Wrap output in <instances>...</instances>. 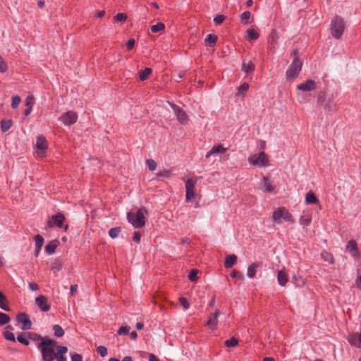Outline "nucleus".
<instances>
[{
    "instance_id": "1",
    "label": "nucleus",
    "mask_w": 361,
    "mask_h": 361,
    "mask_svg": "<svg viewBox=\"0 0 361 361\" xmlns=\"http://www.w3.org/2000/svg\"><path fill=\"white\" fill-rule=\"evenodd\" d=\"M199 178L197 177H191L185 182V202L190 204L195 208L199 207L200 195L198 193L197 183Z\"/></svg>"
},
{
    "instance_id": "2",
    "label": "nucleus",
    "mask_w": 361,
    "mask_h": 361,
    "mask_svg": "<svg viewBox=\"0 0 361 361\" xmlns=\"http://www.w3.org/2000/svg\"><path fill=\"white\" fill-rule=\"evenodd\" d=\"M57 342L54 340L45 336L42 342H40L37 345V348L42 353L43 361H54L56 359V349Z\"/></svg>"
},
{
    "instance_id": "3",
    "label": "nucleus",
    "mask_w": 361,
    "mask_h": 361,
    "mask_svg": "<svg viewBox=\"0 0 361 361\" xmlns=\"http://www.w3.org/2000/svg\"><path fill=\"white\" fill-rule=\"evenodd\" d=\"M147 214V211L145 208H140L136 212H129L127 213L128 221L135 228H142L145 225Z\"/></svg>"
},
{
    "instance_id": "4",
    "label": "nucleus",
    "mask_w": 361,
    "mask_h": 361,
    "mask_svg": "<svg viewBox=\"0 0 361 361\" xmlns=\"http://www.w3.org/2000/svg\"><path fill=\"white\" fill-rule=\"evenodd\" d=\"M345 29V22L344 20L336 16L333 18L331 23L330 31L331 35L336 39H338L343 35Z\"/></svg>"
},
{
    "instance_id": "5",
    "label": "nucleus",
    "mask_w": 361,
    "mask_h": 361,
    "mask_svg": "<svg viewBox=\"0 0 361 361\" xmlns=\"http://www.w3.org/2000/svg\"><path fill=\"white\" fill-rule=\"evenodd\" d=\"M282 219L290 224L295 222L294 218L289 211L283 207H280L274 211L272 220L275 224H280Z\"/></svg>"
},
{
    "instance_id": "6",
    "label": "nucleus",
    "mask_w": 361,
    "mask_h": 361,
    "mask_svg": "<svg viewBox=\"0 0 361 361\" xmlns=\"http://www.w3.org/2000/svg\"><path fill=\"white\" fill-rule=\"evenodd\" d=\"M248 161L254 166L262 168L268 164L269 159L264 152L261 151L259 154L250 155L248 158Z\"/></svg>"
},
{
    "instance_id": "7",
    "label": "nucleus",
    "mask_w": 361,
    "mask_h": 361,
    "mask_svg": "<svg viewBox=\"0 0 361 361\" xmlns=\"http://www.w3.org/2000/svg\"><path fill=\"white\" fill-rule=\"evenodd\" d=\"M302 68V63L297 59H294L286 73V77L289 80H294Z\"/></svg>"
},
{
    "instance_id": "8",
    "label": "nucleus",
    "mask_w": 361,
    "mask_h": 361,
    "mask_svg": "<svg viewBox=\"0 0 361 361\" xmlns=\"http://www.w3.org/2000/svg\"><path fill=\"white\" fill-rule=\"evenodd\" d=\"M59 121H61L66 126H71L76 123L78 120V114L76 112L73 111H68L64 114H63L59 117Z\"/></svg>"
},
{
    "instance_id": "9",
    "label": "nucleus",
    "mask_w": 361,
    "mask_h": 361,
    "mask_svg": "<svg viewBox=\"0 0 361 361\" xmlns=\"http://www.w3.org/2000/svg\"><path fill=\"white\" fill-rule=\"evenodd\" d=\"M16 320L18 322L23 324L20 327L22 330H28L31 329L32 322L26 313H19L16 317Z\"/></svg>"
},
{
    "instance_id": "10",
    "label": "nucleus",
    "mask_w": 361,
    "mask_h": 361,
    "mask_svg": "<svg viewBox=\"0 0 361 361\" xmlns=\"http://www.w3.org/2000/svg\"><path fill=\"white\" fill-rule=\"evenodd\" d=\"M65 216L62 213H57L51 216V219L48 221V226L49 227L57 226L62 228Z\"/></svg>"
},
{
    "instance_id": "11",
    "label": "nucleus",
    "mask_w": 361,
    "mask_h": 361,
    "mask_svg": "<svg viewBox=\"0 0 361 361\" xmlns=\"http://www.w3.org/2000/svg\"><path fill=\"white\" fill-rule=\"evenodd\" d=\"M35 303L42 312H48L51 308L47 298L43 295H40L35 298Z\"/></svg>"
},
{
    "instance_id": "12",
    "label": "nucleus",
    "mask_w": 361,
    "mask_h": 361,
    "mask_svg": "<svg viewBox=\"0 0 361 361\" xmlns=\"http://www.w3.org/2000/svg\"><path fill=\"white\" fill-rule=\"evenodd\" d=\"M48 144L46 137L44 135H39L37 137L36 147L39 150L38 154H41V156H44L47 149Z\"/></svg>"
},
{
    "instance_id": "13",
    "label": "nucleus",
    "mask_w": 361,
    "mask_h": 361,
    "mask_svg": "<svg viewBox=\"0 0 361 361\" xmlns=\"http://www.w3.org/2000/svg\"><path fill=\"white\" fill-rule=\"evenodd\" d=\"M312 213L310 209H306L302 212L300 217L299 223L303 227L308 226L312 221Z\"/></svg>"
},
{
    "instance_id": "14",
    "label": "nucleus",
    "mask_w": 361,
    "mask_h": 361,
    "mask_svg": "<svg viewBox=\"0 0 361 361\" xmlns=\"http://www.w3.org/2000/svg\"><path fill=\"white\" fill-rule=\"evenodd\" d=\"M297 90L304 92H310L314 90L316 88V83L312 80H307L305 82L298 85Z\"/></svg>"
},
{
    "instance_id": "15",
    "label": "nucleus",
    "mask_w": 361,
    "mask_h": 361,
    "mask_svg": "<svg viewBox=\"0 0 361 361\" xmlns=\"http://www.w3.org/2000/svg\"><path fill=\"white\" fill-rule=\"evenodd\" d=\"M348 341L351 345L361 348V332L349 334Z\"/></svg>"
},
{
    "instance_id": "16",
    "label": "nucleus",
    "mask_w": 361,
    "mask_h": 361,
    "mask_svg": "<svg viewBox=\"0 0 361 361\" xmlns=\"http://www.w3.org/2000/svg\"><path fill=\"white\" fill-rule=\"evenodd\" d=\"M227 150L222 145H214L212 149L207 152L205 157L209 159L210 157L216 154H222Z\"/></svg>"
},
{
    "instance_id": "17",
    "label": "nucleus",
    "mask_w": 361,
    "mask_h": 361,
    "mask_svg": "<svg viewBox=\"0 0 361 361\" xmlns=\"http://www.w3.org/2000/svg\"><path fill=\"white\" fill-rule=\"evenodd\" d=\"M346 251L349 252L350 255L355 258L359 256L357 243L354 240H350V241H348L346 246Z\"/></svg>"
},
{
    "instance_id": "18",
    "label": "nucleus",
    "mask_w": 361,
    "mask_h": 361,
    "mask_svg": "<svg viewBox=\"0 0 361 361\" xmlns=\"http://www.w3.org/2000/svg\"><path fill=\"white\" fill-rule=\"evenodd\" d=\"M219 315V312L216 310L213 316L209 317L206 325L211 329H215L216 328L218 324V317Z\"/></svg>"
},
{
    "instance_id": "19",
    "label": "nucleus",
    "mask_w": 361,
    "mask_h": 361,
    "mask_svg": "<svg viewBox=\"0 0 361 361\" xmlns=\"http://www.w3.org/2000/svg\"><path fill=\"white\" fill-rule=\"evenodd\" d=\"M261 189L264 192H272L274 189L268 178L264 177L261 183Z\"/></svg>"
},
{
    "instance_id": "20",
    "label": "nucleus",
    "mask_w": 361,
    "mask_h": 361,
    "mask_svg": "<svg viewBox=\"0 0 361 361\" xmlns=\"http://www.w3.org/2000/svg\"><path fill=\"white\" fill-rule=\"evenodd\" d=\"M249 90V84L247 82L243 83L236 89L235 97L237 98H244L246 92Z\"/></svg>"
},
{
    "instance_id": "21",
    "label": "nucleus",
    "mask_w": 361,
    "mask_h": 361,
    "mask_svg": "<svg viewBox=\"0 0 361 361\" xmlns=\"http://www.w3.org/2000/svg\"><path fill=\"white\" fill-rule=\"evenodd\" d=\"M56 360L57 361H67L66 357L63 355L67 353L68 348L65 346H58L56 345Z\"/></svg>"
},
{
    "instance_id": "22",
    "label": "nucleus",
    "mask_w": 361,
    "mask_h": 361,
    "mask_svg": "<svg viewBox=\"0 0 361 361\" xmlns=\"http://www.w3.org/2000/svg\"><path fill=\"white\" fill-rule=\"evenodd\" d=\"M277 281L279 285L285 286L288 282V275L283 270L278 271Z\"/></svg>"
},
{
    "instance_id": "23",
    "label": "nucleus",
    "mask_w": 361,
    "mask_h": 361,
    "mask_svg": "<svg viewBox=\"0 0 361 361\" xmlns=\"http://www.w3.org/2000/svg\"><path fill=\"white\" fill-rule=\"evenodd\" d=\"M238 257L235 255H228L226 257L224 266L226 268L232 267L237 262Z\"/></svg>"
},
{
    "instance_id": "24",
    "label": "nucleus",
    "mask_w": 361,
    "mask_h": 361,
    "mask_svg": "<svg viewBox=\"0 0 361 361\" xmlns=\"http://www.w3.org/2000/svg\"><path fill=\"white\" fill-rule=\"evenodd\" d=\"M259 264L257 263H252L250 265H249L247 271V277L250 279L255 278L257 273V269L259 268Z\"/></svg>"
},
{
    "instance_id": "25",
    "label": "nucleus",
    "mask_w": 361,
    "mask_h": 361,
    "mask_svg": "<svg viewBox=\"0 0 361 361\" xmlns=\"http://www.w3.org/2000/svg\"><path fill=\"white\" fill-rule=\"evenodd\" d=\"M240 21L244 25H247L252 23L253 18L252 17L251 13L250 11H244L241 13Z\"/></svg>"
},
{
    "instance_id": "26",
    "label": "nucleus",
    "mask_w": 361,
    "mask_h": 361,
    "mask_svg": "<svg viewBox=\"0 0 361 361\" xmlns=\"http://www.w3.org/2000/svg\"><path fill=\"white\" fill-rule=\"evenodd\" d=\"M241 70L247 74L250 73L254 71L255 65L251 61H244L242 64Z\"/></svg>"
},
{
    "instance_id": "27",
    "label": "nucleus",
    "mask_w": 361,
    "mask_h": 361,
    "mask_svg": "<svg viewBox=\"0 0 361 361\" xmlns=\"http://www.w3.org/2000/svg\"><path fill=\"white\" fill-rule=\"evenodd\" d=\"M152 69L150 68H145L144 70H140L138 72V76L141 81L147 80L149 76L152 74Z\"/></svg>"
},
{
    "instance_id": "28",
    "label": "nucleus",
    "mask_w": 361,
    "mask_h": 361,
    "mask_svg": "<svg viewBox=\"0 0 361 361\" xmlns=\"http://www.w3.org/2000/svg\"><path fill=\"white\" fill-rule=\"evenodd\" d=\"M247 37L248 39L255 41L259 38V33L255 28H249L246 31Z\"/></svg>"
},
{
    "instance_id": "29",
    "label": "nucleus",
    "mask_w": 361,
    "mask_h": 361,
    "mask_svg": "<svg viewBox=\"0 0 361 361\" xmlns=\"http://www.w3.org/2000/svg\"><path fill=\"white\" fill-rule=\"evenodd\" d=\"M57 247V241H51L45 246V252L48 255H52L55 252L56 248Z\"/></svg>"
},
{
    "instance_id": "30",
    "label": "nucleus",
    "mask_w": 361,
    "mask_h": 361,
    "mask_svg": "<svg viewBox=\"0 0 361 361\" xmlns=\"http://www.w3.org/2000/svg\"><path fill=\"white\" fill-rule=\"evenodd\" d=\"M0 308L4 311H10V308L7 304L6 297L0 291Z\"/></svg>"
},
{
    "instance_id": "31",
    "label": "nucleus",
    "mask_w": 361,
    "mask_h": 361,
    "mask_svg": "<svg viewBox=\"0 0 361 361\" xmlns=\"http://www.w3.org/2000/svg\"><path fill=\"white\" fill-rule=\"evenodd\" d=\"M217 40V37L215 35L209 34L204 39V42L207 46L213 47Z\"/></svg>"
},
{
    "instance_id": "32",
    "label": "nucleus",
    "mask_w": 361,
    "mask_h": 361,
    "mask_svg": "<svg viewBox=\"0 0 361 361\" xmlns=\"http://www.w3.org/2000/svg\"><path fill=\"white\" fill-rule=\"evenodd\" d=\"M305 202L307 204H317L318 199L312 192H307L305 196Z\"/></svg>"
},
{
    "instance_id": "33",
    "label": "nucleus",
    "mask_w": 361,
    "mask_h": 361,
    "mask_svg": "<svg viewBox=\"0 0 361 361\" xmlns=\"http://www.w3.org/2000/svg\"><path fill=\"white\" fill-rule=\"evenodd\" d=\"M25 335L27 336V338L32 340L34 341H41V342L43 341V339L44 337H42L39 334H37L34 332H27Z\"/></svg>"
},
{
    "instance_id": "34",
    "label": "nucleus",
    "mask_w": 361,
    "mask_h": 361,
    "mask_svg": "<svg viewBox=\"0 0 361 361\" xmlns=\"http://www.w3.org/2000/svg\"><path fill=\"white\" fill-rule=\"evenodd\" d=\"M13 122L11 120H3L1 121V129L3 133L8 131L12 126Z\"/></svg>"
},
{
    "instance_id": "35",
    "label": "nucleus",
    "mask_w": 361,
    "mask_h": 361,
    "mask_svg": "<svg viewBox=\"0 0 361 361\" xmlns=\"http://www.w3.org/2000/svg\"><path fill=\"white\" fill-rule=\"evenodd\" d=\"M53 330L54 331L55 336L58 338L62 337L64 335V331L63 328L59 324L54 325Z\"/></svg>"
},
{
    "instance_id": "36",
    "label": "nucleus",
    "mask_w": 361,
    "mask_h": 361,
    "mask_svg": "<svg viewBox=\"0 0 361 361\" xmlns=\"http://www.w3.org/2000/svg\"><path fill=\"white\" fill-rule=\"evenodd\" d=\"M121 231V227L112 228L109 231V235L111 238H117Z\"/></svg>"
},
{
    "instance_id": "37",
    "label": "nucleus",
    "mask_w": 361,
    "mask_h": 361,
    "mask_svg": "<svg viewBox=\"0 0 361 361\" xmlns=\"http://www.w3.org/2000/svg\"><path fill=\"white\" fill-rule=\"evenodd\" d=\"M321 255H322V259L324 261L329 262V264H334V257L331 253H329L327 252H323L321 254Z\"/></svg>"
},
{
    "instance_id": "38",
    "label": "nucleus",
    "mask_w": 361,
    "mask_h": 361,
    "mask_svg": "<svg viewBox=\"0 0 361 361\" xmlns=\"http://www.w3.org/2000/svg\"><path fill=\"white\" fill-rule=\"evenodd\" d=\"M164 28H165L164 24L159 22V23H157V24L151 26V31L154 33H156V32L163 30Z\"/></svg>"
},
{
    "instance_id": "39",
    "label": "nucleus",
    "mask_w": 361,
    "mask_h": 361,
    "mask_svg": "<svg viewBox=\"0 0 361 361\" xmlns=\"http://www.w3.org/2000/svg\"><path fill=\"white\" fill-rule=\"evenodd\" d=\"M198 279V271L197 269H191L190 271V273L188 274V279L191 282H195Z\"/></svg>"
},
{
    "instance_id": "40",
    "label": "nucleus",
    "mask_w": 361,
    "mask_h": 361,
    "mask_svg": "<svg viewBox=\"0 0 361 361\" xmlns=\"http://www.w3.org/2000/svg\"><path fill=\"white\" fill-rule=\"evenodd\" d=\"M238 344V341L235 337H232L231 338L226 340L225 341V345L227 348L235 347Z\"/></svg>"
},
{
    "instance_id": "41",
    "label": "nucleus",
    "mask_w": 361,
    "mask_h": 361,
    "mask_svg": "<svg viewBox=\"0 0 361 361\" xmlns=\"http://www.w3.org/2000/svg\"><path fill=\"white\" fill-rule=\"evenodd\" d=\"M35 248L41 249L44 244V238L40 235H37L35 238Z\"/></svg>"
},
{
    "instance_id": "42",
    "label": "nucleus",
    "mask_w": 361,
    "mask_h": 361,
    "mask_svg": "<svg viewBox=\"0 0 361 361\" xmlns=\"http://www.w3.org/2000/svg\"><path fill=\"white\" fill-rule=\"evenodd\" d=\"M10 322V317L5 313L0 312V326L8 324Z\"/></svg>"
},
{
    "instance_id": "43",
    "label": "nucleus",
    "mask_w": 361,
    "mask_h": 361,
    "mask_svg": "<svg viewBox=\"0 0 361 361\" xmlns=\"http://www.w3.org/2000/svg\"><path fill=\"white\" fill-rule=\"evenodd\" d=\"M3 336H4V338L6 340L12 341V342H16L15 336H14L13 333H12L10 331H5L3 334Z\"/></svg>"
},
{
    "instance_id": "44",
    "label": "nucleus",
    "mask_w": 361,
    "mask_h": 361,
    "mask_svg": "<svg viewBox=\"0 0 361 361\" xmlns=\"http://www.w3.org/2000/svg\"><path fill=\"white\" fill-rule=\"evenodd\" d=\"M20 101L21 99L18 95L13 96L11 101V107L13 109H16L19 106Z\"/></svg>"
},
{
    "instance_id": "45",
    "label": "nucleus",
    "mask_w": 361,
    "mask_h": 361,
    "mask_svg": "<svg viewBox=\"0 0 361 361\" xmlns=\"http://www.w3.org/2000/svg\"><path fill=\"white\" fill-rule=\"evenodd\" d=\"M127 15L124 13H118L114 16V20L116 22H125L127 20Z\"/></svg>"
},
{
    "instance_id": "46",
    "label": "nucleus",
    "mask_w": 361,
    "mask_h": 361,
    "mask_svg": "<svg viewBox=\"0 0 361 361\" xmlns=\"http://www.w3.org/2000/svg\"><path fill=\"white\" fill-rule=\"evenodd\" d=\"M146 164L147 165L149 169L152 171H154L157 166V162L153 159H147Z\"/></svg>"
},
{
    "instance_id": "47",
    "label": "nucleus",
    "mask_w": 361,
    "mask_h": 361,
    "mask_svg": "<svg viewBox=\"0 0 361 361\" xmlns=\"http://www.w3.org/2000/svg\"><path fill=\"white\" fill-rule=\"evenodd\" d=\"M17 340H18V342H20V343H22V344H23L25 345H28L29 343H30L28 339H27L24 336V334L23 333H20V334L18 335Z\"/></svg>"
},
{
    "instance_id": "48",
    "label": "nucleus",
    "mask_w": 361,
    "mask_h": 361,
    "mask_svg": "<svg viewBox=\"0 0 361 361\" xmlns=\"http://www.w3.org/2000/svg\"><path fill=\"white\" fill-rule=\"evenodd\" d=\"M8 70V65L4 59L0 56V73H4Z\"/></svg>"
},
{
    "instance_id": "49",
    "label": "nucleus",
    "mask_w": 361,
    "mask_h": 361,
    "mask_svg": "<svg viewBox=\"0 0 361 361\" xmlns=\"http://www.w3.org/2000/svg\"><path fill=\"white\" fill-rule=\"evenodd\" d=\"M130 329V326H122L118 329V330L117 331V334L118 335L129 334Z\"/></svg>"
},
{
    "instance_id": "50",
    "label": "nucleus",
    "mask_w": 361,
    "mask_h": 361,
    "mask_svg": "<svg viewBox=\"0 0 361 361\" xmlns=\"http://www.w3.org/2000/svg\"><path fill=\"white\" fill-rule=\"evenodd\" d=\"M171 171L169 170L164 169L157 173L156 176L157 178H161L162 177H169Z\"/></svg>"
},
{
    "instance_id": "51",
    "label": "nucleus",
    "mask_w": 361,
    "mask_h": 361,
    "mask_svg": "<svg viewBox=\"0 0 361 361\" xmlns=\"http://www.w3.org/2000/svg\"><path fill=\"white\" fill-rule=\"evenodd\" d=\"M97 350L102 357H105L108 353L107 348L103 345L98 346Z\"/></svg>"
},
{
    "instance_id": "52",
    "label": "nucleus",
    "mask_w": 361,
    "mask_h": 361,
    "mask_svg": "<svg viewBox=\"0 0 361 361\" xmlns=\"http://www.w3.org/2000/svg\"><path fill=\"white\" fill-rule=\"evenodd\" d=\"M231 277L237 279H239V280H243V275L239 271L233 270L231 272Z\"/></svg>"
},
{
    "instance_id": "53",
    "label": "nucleus",
    "mask_w": 361,
    "mask_h": 361,
    "mask_svg": "<svg viewBox=\"0 0 361 361\" xmlns=\"http://www.w3.org/2000/svg\"><path fill=\"white\" fill-rule=\"evenodd\" d=\"M34 104H35L34 97L33 96L27 97L26 101H25L26 106L32 108L34 106Z\"/></svg>"
},
{
    "instance_id": "54",
    "label": "nucleus",
    "mask_w": 361,
    "mask_h": 361,
    "mask_svg": "<svg viewBox=\"0 0 361 361\" xmlns=\"http://www.w3.org/2000/svg\"><path fill=\"white\" fill-rule=\"evenodd\" d=\"M225 18L226 17L224 15H217L214 17V21L216 25H219L224 21Z\"/></svg>"
},
{
    "instance_id": "55",
    "label": "nucleus",
    "mask_w": 361,
    "mask_h": 361,
    "mask_svg": "<svg viewBox=\"0 0 361 361\" xmlns=\"http://www.w3.org/2000/svg\"><path fill=\"white\" fill-rule=\"evenodd\" d=\"M169 104L172 106L173 110L175 111L176 116H177V119L180 121V110L179 109L178 106L173 104L171 103H169Z\"/></svg>"
},
{
    "instance_id": "56",
    "label": "nucleus",
    "mask_w": 361,
    "mask_h": 361,
    "mask_svg": "<svg viewBox=\"0 0 361 361\" xmlns=\"http://www.w3.org/2000/svg\"><path fill=\"white\" fill-rule=\"evenodd\" d=\"M135 41L134 39L131 38L130 39L127 43H126V47H127V49L128 50H131L134 46H135Z\"/></svg>"
},
{
    "instance_id": "57",
    "label": "nucleus",
    "mask_w": 361,
    "mask_h": 361,
    "mask_svg": "<svg viewBox=\"0 0 361 361\" xmlns=\"http://www.w3.org/2000/svg\"><path fill=\"white\" fill-rule=\"evenodd\" d=\"M77 292H78V285H76V284L71 285L70 287V293L72 295H74L75 294L77 293Z\"/></svg>"
},
{
    "instance_id": "58",
    "label": "nucleus",
    "mask_w": 361,
    "mask_h": 361,
    "mask_svg": "<svg viewBox=\"0 0 361 361\" xmlns=\"http://www.w3.org/2000/svg\"><path fill=\"white\" fill-rule=\"evenodd\" d=\"M140 238H141V235H140V232H135L134 235L133 237V240L135 243H140Z\"/></svg>"
},
{
    "instance_id": "59",
    "label": "nucleus",
    "mask_w": 361,
    "mask_h": 361,
    "mask_svg": "<svg viewBox=\"0 0 361 361\" xmlns=\"http://www.w3.org/2000/svg\"><path fill=\"white\" fill-rule=\"evenodd\" d=\"M29 288L30 290L35 291L39 288V286L36 283H30Z\"/></svg>"
},
{
    "instance_id": "60",
    "label": "nucleus",
    "mask_w": 361,
    "mask_h": 361,
    "mask_svg": "<svg viewBox=\"0 0 361 361\" xmlns=\"http://www.w3.org/2000/svg\"><path fill=\"white\" fill-rule=\"evenodd\" d=\"M71 360L72 361H82V356L80 354L75 353L73 355H72Z\"/></svg>"
},
{
    "instance_id": "61",
    "label": "nucleus",
    "mask_w": 361,
    "mask_h": 361,
    "mask_svg": "<svg viewBox=\"0 0 361 361\" xmlns=\"http://www.w3.org/2000/svg\"><path fill=\"white\" fill-rule=\"evenodd\" d=\"M182 307L185 309H188L189 307V302L187 299L182 297Z\"/></svg>"
},
{
    "instance_id": "62",
    "label": "nucleus",
    "mask_w": 361,
    "mask_h": 361,
    "mask_svg": "<svg viewBox=\"0 0 361 361\" xmlns=\"http://www.w3.org/2000/svg\"><path fill=\"white\" fill-rule=\"evenodd\" d=\"M149 361H160L159 359L153 353L149 355Z\"/></svg>"
},
{
    "instance_id": "63",
    "label": "nucleus",
    "mask_w": 361,
    "mask_h": 361,
    "mask_svg": "<svg viewBox=\"0 0 361 361\" xmlns=\"http://www.w3.org/2000/svg\"><path fill=\"white\" fill-rule=\"evenodd\" d=\"M129 334H130V336L132 339H135L137 336V334L135 331H132L131 333L129 332Z\"/></svg>"
},
{
    "instance_id": "64",
    "label": "nucleus",
    "mask_w": 361,
    "mask_h": 361,
    "mask_svg": "<svg viewBox=\"0 0 361 361\" xmlns=\"http://www.w3.org/2000/svg\"><path fill=\"white\" fill-rule=\"evenodd\" d=\"M32 109V108H31V107H27L24 111L25 116H28L31 113Z\"/></svg>"
}]
</instances>
